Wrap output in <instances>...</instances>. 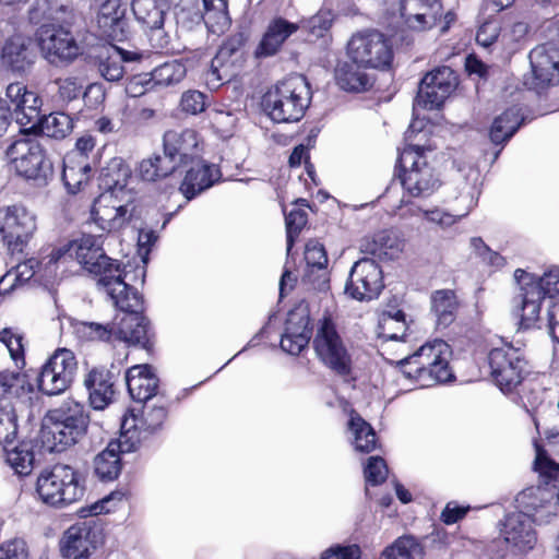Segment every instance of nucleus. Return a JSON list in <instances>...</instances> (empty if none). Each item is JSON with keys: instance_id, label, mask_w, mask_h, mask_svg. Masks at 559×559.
<instances>
[{"instance_id": "1", "label": "nucleus", "mask_w": 559, "mask_h": 559, "mask_svg": "<svg viewBox=\"0 0 559 559\" xmlns=\"http://www.w3.org/2000/svg\"><path fill=\"white\" fill-rule=\"evenodd\" d=\"M103 243L102 236L83 235L72 242L52 249L44 260L47 259L46 265L50 266L74 255L88 273L97 277L98 288L109 298H116L123 307H138L139 294L126 283L124 267L105 253Z\"/></svg>"}, {"instance_id": "2", "label": "nucleus", "mask_w": 559, "mask_h": 559, "mask_svg": "<svg viewBox=\"0 0 559 559\" xmlns=\"http://www.w3.org/2000/svg\"><path fill=\"white\" fill-rule=\"evenodd\" d=\"M114 305L120 309L112 322H78L74 326L75 334L85 342H110L114 337L129 344L147 348L150 344L148 323L142 314L143 301L139 295L138 307H123L110 298Z\"/></svg>"}, {"instance_id": "3", "label": "nucleus", "mask_w": 559, "mask_h": 559, "mask_svg": "<svg viewBox=\"0 0 559 559\" xmlns=\"http://www.w3.org/2000/svg\"><path fill=\"white\" fill-rule=\"evenodd\" d=\"M514 278L520 285V294L514 298L513 313L523 329H530L539 319L544 299L548 298L551 305L559 301V266H551L542 276L518 269Z\"/></svg>"}, {"instance_id": "4", "label": "nucleus", "mask_w": 559, "mask_h": 559, "mask_svg": "<svg viewBox=\"0 0 559 559\" xmlns=\"http://www.w3.org/2000/svg\"><path fill=\"white\" fill-rule=\"evenodd\" d=\"M451 355V347L443 340L427 342L400 361L402 377L420 388L447 382L453 377Z\"/></svg>"}, {"instance_id": "5", "label": "nucleus", "mask_w": 559, "mask_h": 559, "mask_svg": "<svg viewBox=\"0 0 559 559\" xmlns=\"http://www.w3.org/2000/svg\"><path fill=\"white\" fill-rule=\"evenodd\" d=\"M87 425L84 406L73 400L66 401L47 414L40 432L43 447L49 452H62L79 442Z\"/></svg>"}, {"instance_id": "6", "label": "nucleus", "mask_w": 559, "mask_h": 559, "mask_svg": "<svg viewBox=\"0 0 559 559\" xmlns=\"http://www.w3.org/2000/svg\"><path fill=\"white\" fill-rule=\"evenodd\" d=\"M311 102V92L305 76L290 75L273 86L263 97V106L275 122L300 120Z\"/></svg>"}, {"instance_id": "7", "label": "nucleus", "mask_w": 559, "mask_h": 559, "mask_svg": "<svg viewBox=\"0 0 559 559\" xmlns=\"http://www.w3.org/2000/svg\"><path fill=\"white\" fill-rule=\"evenodd\" d=\"M402 173L400 175L404 195L399 209L409 203L406 198L425 199L433 194L440 187L435 169L429 165L424 147L407 145L400 154Z\"/></svg>"}, {"instance_id": "8", "label": "nucleus", "mask_w": 559, "mask_h": 559, "mask_svg": "<svg viewBox=\"0 0 559 559\" xmlns=\"http://www.w3.org/2000/svg\"><path fill=\"white\" fill-rule=\"evenodd\" d=\"M37 230V216L22 204L0 207V235L7 254L21 260Z\"/></svg>"}, {"instance_id": "9", "label": "nucleus", "mask_w": 559, "mask_h": 559, "mask_svg": "<svg viewBox=\"0 0 559 559\" xmlns=\"http://www.w3.org/2000/svg\"><path fill=\"white\" fill-rule=\"evenodd\" d=\"M36 491L43 502L52 507H66L84 495L78 472L66 464H56L37 477Z\"/></svg>"}, {"instance_id": "10", "label": "nucleus", "mask_w": 559, "mask_h": 559, "mask_svg": "<svg viewBox=\"0 0 559 559\" xmlns=\"http://www.w3.org/2000/svg\"><path fill=\"white\" fill-rule=\"evenodd\" d=\"M5 155L16 174L38 185L52 176V165L34 136L22 130L5 150Z\"/></svg>"}, {"instance_id": "11", "label": "nucleus", "mask_w": 559, "mask_h": 559, "mask_svg": "<svg viewBox=\"0 0 559 559\" xmlns=\"http://www.w3.org/2000/svg\"><path fill=\"white\" fill-rule=\"evenodd\" d=\"M346 55L365 69H386L393 59L390 40L374 29L353 34L346 46Z\"/></svg>"}, {"instance_id": "12", "label": "nucleus", "mask_w": 559, "mask_h": 559, "mask_svg": "<svg viewBox=\"0 0 559 559\" xmlns=\"http://www.w3.org/2000/svg\"><path fill=\"white\" fill-rule=\"evenodd\" d=\"M313 348L319 359L334 372L346 377L352 371V357L330 317L318 323Z\"/></svg>"}, {"instance_id": "13", "label": "nucleus", "mask_w": 559, "mask_h": 559, "mask_svg": "<svg viewBox=\"0 0 559 559\" xmlns=\"http://www.w3.org/2000/svg\"><path fill=\"white\" fill-rule=\"evenodd\" d=\"M143 403L140 416L132 411L122 418V442L128 443L127 450H135L143 440L163 426L167 417V405L163 397Z\"/></svg>"}, {"instance_id": "14", "label": "nucleus", "mask_w": 559, "mask_h": 559, "mask_svg": "<svg viewBox=\"0 0 559 559\" xmlns=\"http://www.w3.org/2000/svg\"><path fill=\"white\" fill-rule=\"evenodd\" d=\"M488 362L493 381L502 392H511L522 382L526 361L520 349L512 345L492 348Z\"/></svg>"}, {"instance_id": "15", "label": "nucleus", "mask_w": 559, "mask_h": 559, "mask_svg": "<svg viewBox=\"0 0 559 559\" xmlns=\"http://www.w3.org/2000/svg\"><path fill=\"white\" fill-rule=\"evenodd\" d=\"M76 370L74 354L67 348L57 349L41 367L38 388L46 395L61 394L71 385Z\"/></svg>"}, {"instance_id": "16", "label": "nucleus", "mask_w": 559, "mask_h": 559, "mask_svg": "<svg viewBox=\"0 0 559 559\" xmlns=\"http://www.w3.org/2000/svg\"><path fill=\"white\" fill-rule=\"evenodd\" d=\"M456 85L457 78L451 68L442 66L433 69L421 79L414 107L428 110L439 108Z\"/></svg>"}, {"instance_id": "17", "label": "nucleus", "mask_w": 559, "mask_h": 559, "mask_svg": "<svg viewBox=\"0 0 559 559\" xmlns=\"http://www.w3.org/2000/svg\"><path fill=\"white\" fill-rule=\"evenodd\" d=\"M102 528L93 522L85 521L71 525L60 542V550L66 559H90L103 545Z\"/></svg>"}, {"instance_id": "18", "label": "nucleus", "mask_w": 559, "mask_h": 559, "mask_svg": "<svg viewBox=\"0 0 559 559\" xmlns=\"http://www.w3.org/2000/svg\"><path fill=\"white\" fill-rule=\"evenodd\" d=\"M131 7L136 22L150 35L152 46L164 49L169 41L164 31L165 20L170 10L169 0H132Z\"/></svg>"}, {"instance_id": "19", "label": "nucleus", "mask_w": 559, "mask_h": 559, "mask_svg": "<svg viewBox=\"0 0 559 559\" xmlns=\"http://www.w3.org/2000/svg\"><path fill=\"white\" fill-rule=\"evenodd\" d=\"M382 270L372 259L364 258L354 263L350 269L345 293L353 299L371 300L383 288Z\"/></svg>"}, {"instance_id": "20", "label": "nucleus", "mask_w": 559, "mask_h": 559, "mask_svg": "<svg viewBox=\"0 0 559 559\" xmlns=\"http://www.w3.org/2000/svg\"><path fill=\"white\" fill-rule=\"evenodd\" d=\"M38 41L44 57L51 63L72 61L81 53L74 37L62 27L41 26L38 31Z\"/></svg>"}, {"instance_id": "21", "label": "nucleus", "mask_w": 559, "mask_h": 559, "mask_svg": "<svg viewBox=\"0 0 559 559\" xmlns=\"http://www.w3.org/2000/svg\"><path fill=\"white\" fill-rule=\"evenodd\" d=\"M129 203L112 192H103L92 207L93 219L102 230L118 231L128 224L132 216Z\"/></svg>"}, {"instance_id": "22", "label": "nucleus", "mask_w": 559, "mask_h": 559, "mask_svg": "<svg viewBox=\"0 0 559 559\" xmlns=\"http://www.w3.org/2000/svg\"><path fill=\"white\" fill-rule=\"evenodd\" d=\"M164 153L175 168L189 166L201 156L202 143L195 130H170L164 134Z\"/></svg>"}, {"instance_id": "23", "label": "nucleus", "mask_w": 559, "mask_h": 559, "mask_svg": "<svg viewBox=\"0 0 559 559\" xmlns=\"http://www.w3.org/2000/svg\"><path fill=\"white\" fill-rule=\"evenodd\" d=\"M518 511L536 524H547L556 515V503L552 493L546 488L528 487L522 490L515 498Z\"/></svg>"}, {"instance_id": "24", "label": "nucleus", "mask_w": 559, "mask_h": 559, "mask_svg": "<svg viewBox=\"0 0 559 559\" xmlns=\"http://www.w3.org/2000/svg\"><path fill=\"white\" fill-rule=\"evenodd\" d=\"M533 521L521 513L511 512L501 523L500 536L508 548L519 555L527 554L537 544V533Z\"/></svg>"}, {"instance_id": "25", "label": "nucleus", "mask_w": 559, "mask_h": 559, "mask_svg": "<svg viewBox=\"0 0 559 559\" xmlns=\"http://www.w3.org/2000/svg\"><path fill=\"white\" fill-rule=\"evenodd\" d=\"M532 82L526 84L534 90H543L559 84V51L551 45H540L530 52Z\"/></svg>"}, {"instance_id": "26", "label": "nucleus", "mask_w": 559, "mask_h": 559, "mask_svg": "<svg viewBox=\"0 0 559 559\" xmlns=\"http://www.w3.org/2000/svg\"><path fill=\"white\" fill-rule=\"evenodd\" d=\"M5 102L10 114L15 116L16 122L24 129L40 115L41 99L21 82L11 83L5 90Z\"/></svg>"}, {"instance_id": "27", "label": "nucleus", "mask_w": 559, "mask_h": 559, "mask_svg": "<svg viewBox=\"0 0 559 559\" xmlns=\"http://www.w3.org/2000/svg\"><path fill=\"white\" fill-rule=\"evenodd\" d=\"M299 23L290 22L282 16H275L267 23L265 31L254 49L258 59L275 56L284 44L300 29Z\"/></svg>"}, {"instance_id": "28", "label": "nucleus", "mask_w": 559, "mask_h": 559, "mask_svg": "<svg viewBox=\"0 0 559 559\" xmlns=\"http://www.w3.org/2000/svg\"><path fill=\"white\" fill-rule=\"evenodd\" d=\"M138 51L124 50L118 46L103 47L94 58V64L99 75L108 82H117L124 75L123 63L136 62L141 59Z\"/></svg>"}, {"instance_id": "29", "label": "nucleus", "mask_w": 559, "mask_h": 559, "mask_svg": "<svg viewBox=\"0 0 559 559\" xmlns=\"http://www.w3.org/2000/svg\"><path fill=\"white\" fill-rule=\"evenodd\" d=\"M306 269L302 284L309 289L325 292L329 288L328 255L323 245L311 240L305 250Z\"/></svg>"}, {"instance_id": "30", "label": "nucleus", "mask_w": 559, "mask_h": 559, "mask_svg": "<svg viewBox=\"0 0 559 559\" xmlns=\"http://www.w3.org/2000/svg\"><path fill=\"white\" fill-rule=\"evenodd\" d=\"M309 317L306 309L298 308L288 313L281 347L290 355H298L310 341Z\"/></svg>"}, {"instance_id": "31", "label": "nucleus", "mask_w": 559, "mask_h": 559, "mask_svg": "<svg viewBox=\"0 0 559 559\" xmlns=\"http://www.w3.org/2000/svg\"><path fill=\"white\" fill-rule=\"evenodd\" d=\"M401 13L411 28L424 31L441 19L442 5L440 0H402Z\"/></svg>"}, {"instance_id": "32", "label": "nucleus", "mask_w": 559, "mask_h": 559, "mask_svg": "<svg viewBox=\"0 0 559 559\" xmlns=\"http://www.w3.org/2000/svg\"><path fill=\"white\" fill-rule=\"evenodd\" d=\"M97 25L103 36L116 41L128 38L129 27L126 19V9L119 0H106L97 13Z\"/></svg>"}, {"instance_id": "33", "label": "nucleus", "mask_w": 559, "mask_h": 559, "mask_svg": "<svg viewBox=\"0 0 559 559\" xmlns=\"http://www.w3.org/2000/svg\"><path fill=\"white\" fill-rule=\"evenodd\" d=\"M183 181L180 185V192L187 200L193 199L202 191L211 188L221 178L219 169L214 165H209L201 158L189 163Z\"/></svg>"}, {"instance_id": "34", "label": "nucleus", "mask_w": 559, "mask_h": 559, "mask_svg": "<svg viewBox=\"0 0 559 559\" xmlns=\"http://www.w3.org/2000/svg\"><path fill=\"white\" fill-rule=\"evenodd\" d=\"M131 168L121 157L111 158L100 173V186L105 189L104 192H112L121 200L131 202V190L128 189L131 179Z\"/></svg>"}, {"instance_id": "35", "label": "nucleus", "mask_w": 559, "mask_h": 559, "mask_svg": "<svg viewBox=\"0 0 559 559\" xmlns=\"http://www.w3.org/2000/svg\"><path fill=\"white\" fill-rule=\"evenodd\" d=\"M334 79L341 90L352 93L366 92L374 83V78L366 71L364 66L350 59L337 62Z\"/></svg>"}, {"instance_id": "36", "label": "nucleus", "mask_w": 559, "mask_h": 559, "mask_svg": "<svg viewBox=\"0 0 559 559\" xmlns=\"http://www.w3.org/2000/svg\"><path fill=\"white\" fill-rule=\"evenodd\" d=\"M88 401L94 409H105L114 400L112 376L105 369H92L84 378Z\"/></svg>"}, {"instance_id": "37", "label": "nucleus", "mask_w": 559, "mask_h": 559, "mask_svg": "<svg viewBox=\"0 0 559 559\" xmlns=\"http://www.w3.org/2000/svg\"><path fill=\"white\" fill-rule=\"evenodd\" d=\"M126 382L130 396L140 403L151 401L158 386V379L147 365L131 367L127 371Z\"/></svg>"}, {"instance_id": "38", "label": "nucleus", "mask_w": 559, "mask_h": 559, "mask_svg": "<svg viewBox=\"0 0 559 559\" xmlns=\"http://www.w3.org/2000/svg\"><path fill=\"white\" fill-rule=\"evenodd\" d=\"M128 443L122 442V433L118 440L110 441L94 459V472L102 480H114L121 471L120 454L132 452L127 450Z\"/></svg>"}, {"instance_id": "39", "label": "nucleus", "mask_w": 559, "mask_h": 559, "mask_svg": "<svg viewBox=\"0 0 559 559\" xmlns=\"http://www.w3.org/2000/svg\"><path fill=\"white\" fill-rule=\"evenodd\" d=\"M359 249L362 253L371 254L379 259H395L403 249L399 237L389 230H381L371 237L360 240Z\"/></svg>"}, {"instance_id": "40", "label": "nucleus", "mask_w": 559, "mask_h": 559, "mask_svg": "<svg viewBox=\"0 0 559 559\" xmlns=\"http://www.w3.org/2000/svg\"><path fill=\"white\" fill-rule=\"evenodd\" d=\"M1 58L13 71H24L33 63L31 40L22 35L10 37L2 48Z\"/></svg>"}, {"instance_id": "41", "label": "nucleus", "mask_w": 559, "mask_h": 559, "mask_svg": "<svg viewBox=\"0 0 559 559\" xmlns=\"http://www.w3.org/2000/svg\"><path fill=\"white\" fill-rule=\"evenodd\" d=\"M72 119L63 112H53L48 116L35 120L29 127L22 129L26 133L38 132L45 136L52 139H63L72 131Z\"/></svg>"}, {"instance_id": "42", "label": "nucleus", "mask_w": 559, "mask_h": 559, "mask_svg": "<svg viewBox=\"0 0 559 559\" xmlns=\"http://www.w3.org/2000/svg\"><path fill=\"white\" fill-rule=\"evenodd\" d=\"M347 433L350 443L358 452L369 453L377 447L373 428L356 412H352L349 415Z\"/></svg>"}, {"instance_id": "43", "label": "nucleus", "mask_w": 559, "mask_h": 559, "mask_svg": "<svg viewBox=\"0 0 559 559\" xmlns=\"http://www.w3.org/2000/svg\"><path fill=\"white\" fill-rule=\"evenodd\" d=\"M406 316L402 310L385 311L378 324V336L384 342L395 341L407 343L409 334Z\"/></svg>"}, {"instance_id": "44", "label": "nucleus", "mask_w": 559, "mask_h": 559, "mask_svg": "<svg viewBox=\"0 0 559 559\" xmlns=\"http://www.w3.org/2000/svg\"><path fill=\"white\" fill-rule=\"evenodd\" d=\"M523 118L520 109L512 107L496 117L489 129L490 141L496 145H504L518 131Z\"/></svg>"}, {"instance_id": "45", "label": "nucleus", "mask_w": 559, "mask_h": 559, "mask_svg": "<svg viewBox=\"0 0 559 559\" xmlns=\"http://www.w3.org/2000/svg\"><path fill=\"white\" fill-rule=\"evenodd\" d=\"M26 255L27 253L21 260L9 255V261L4 262V266H10V270L0 278V290L13 289L17 284L26 283L34 276L35 267L39 264L34 259L24 261Z\"/></svg>"}, {"instance_id": "46", "label": "nucleus", "mask_w": 559, "mask_h": 559, "mask_svg": "<svg viewBox=\"0 0 559 559\" xmlns=\"http://www.w3.org/2000/svg\"><path fill=\"white\" fill-rule=\"evenodd\" d=\"M91 174L90 160H79L75 155L64 156L62 180L70 193L79 192L88 182Z\"/></svg>"}, {"instance_id": "47", "label": "nucleus", "mask_w": 559, "mask_h": 559, "mask_svg": "<svg viewBox=\"0 0 559 559\" xmlns=\"http://www.w3.org/2000/svg\"><path fill=\"white\" fill-rule=\"evenodd\" d=\"M425 546L411 535H403L382 549L378 559H425Z\"/></svg>"}, {"instance_id": "48", "label": "nucleus", "mask_w": 559, "mask_h": 559, "mask_svg": "<svg viewBox=\"0 0 559 559\" xmlns=\"http://www.w3.org/2000/svg\"><path fill=\"white\" fill-rule=\"evenodd\" d=\"M430 299L438 326H449L455 320L460 306L455 293L451 289L436 290Z\"/></svg>"}, {"instance_id": "49", "label": "nucleus", "mask_w": 559, "mask_h": 559, "mask_svg": "<svg viewBox=\"0 0 559 559\" xmlns=\"http://www.w3.org/2000/svg\"><path fill=\"white\" fill-rule=\"evenodd\" d=\"M155 87H168L180 83L187 75V67L180 60H171L148 73Z\"/></svg>"}, {"instance_id": "50", "label": "nucleus", "mask_w": 559, "mask_h": 559, "mask_svg": "<svg viewBox=\"0 0 559 559\" xmlns=\"http://www.w3.org/2000/svg\"><path fill=\"white\" fill-rule=\"evenodd\" d=\"M176 170L175 164H171L169 157L164 155H154L141 160L138 167V175L143 181H157Z\"/></svg>"}, {"instance_id": "51", "label": "nucleus", "mask_w": 559, "mask_h": 559, "mask_svg": "<svg viewBox=\"0 0 559 559\" xmlns=\"http://www.w3.org/2000/svg\"><path fill=\"white\" fill-rule=\"evenodd\" d=\"M17 413L14 404L0 395V444H11L17 436Z\"/></svg>"}, {"instance_id": "52", "label": "nucleus", "mask_w": 559, "mask_h": 559, "mask_svg": "<svg viewBox=\"0 0 559 559\" xmlns=\"http://www.w3.org/2000/svg\"><path fill=\"white\" fill-rule=\"evenodd\" d=\"M536 430L545 435L551 452L559 454V409H550L543 416L534 418Z\"/></svg>"}, {"instance_id": "53", "label": "nucleus", "mask_w": 559, "mask_h": 559, "mask_svg": "<svg viewBox=\"0 0 559 559\" xmlns=\"http://www.w3.org/2000/svg\"><path fill=\"white\" fill-rule=\"evenodd\" d=\"M534 469L544 478L545 484L559 480V463L548 456L547 450L537 441L534 442Z\"/></svg>"}, {"instance_id": "54", "label": "nucleus", "mask_w": 559, "mask_h": 559, "mask_svg": "<svg viewBox=\"0 0 559 559\" xmlns=\"http://www.w3.org/2000/svg\"><path fill=\"white\" fill-rule=\"evenodd\" d=\"M5 460L19 475H28L33 469L34 454L26 444L7 451Z\"/></svg>"}, {"instance_id": "55", "label": "nucleus", "mask_w": 559, "mask_h": 559, "mask_svg": "<svg viewBox=\"0 0 559 559\" xmlns=\"http://www.w3.org/2000/svg\"><path fill=\"white\" fill-rule=\"evenodd\" d=\"M333 21L334 14L331 10H320L316 15L298 23L301 25L300 29H306L311 37L321 38L329 32Z\"/></svg>"}, {"instance_id": "56", "label": "nucleus", "mask_w": 559, "mask_h": 559, "mask_svg": "<svg viewBox=\"0 0 559 559\" xmlns=\"http://www.w3.org/2000/svg\"><path fill=\"white\" fill-rule=\"evenodd\" d=\"M206 24L215 23L223 31L229 25V16L227 11V0H202Z\"/></svg>"}, {"instance_id": "57", "label": "nucleus", "mask_w": 559, "mask_h": 559, "mask_svg": "<svg viewBox=\"0 0 559 559\" xmlns=\"http://www.w3.org/2000/svg\"><path fill=\"white\" fill-rule=\"evenodd\" d=\"M367 487L377 486L383 483L388 476V467L382 457L371 456L364 471ZM369 495V488L366 489Z\"/></svg>"}, {"instance_id": "58", "label": "nucleus", "mask_w": 559, "mask_h": 559, "mask_svg": "<svg viewBox=\"0 0 559 559\" xmlns=\"http://www.w3.org/2000/svg\"><path fill=\"white\" fill-rule=\"evenodd\" d=\"M210 116L213 126L222 134L231 132L238 120L237 115L224 105L213 108Z\"/></svg>"}, {"instance_id": "59", "label": "nucleus", "mask_w": 559, "mask_h": 559, "mask_svg": "<svg viewBox=\"0 0 559 559\" xmlns=\"http://www.w3.org/2000/svg\"><path fill=\"white\" fill-rule=\"evenodd\" d=\"M307 224V214L302 210H292L286 215L287 231V252L289 253L295 237L298 236L302 227Z\"/></svg>"}, {"instance_id": "60", "label": "nucleus", "mask_w": 559, "mask_h": 559, "mask_svg": "<svg viewBox=\"0 0 559 559\" xmlns=\"http://www.w3.org/2000/svg\"><path fill=\"white\" fill-rule=\"evenodd\" d=\"M206 96L199 91H187L182 94L180 106L185 112L198 115L205 109Z\"/></svg>"}, {"instance_id": "61", "label": "nucleus", "mask_w": 559, "mask_h": 559, "mask_svg": "<svg viewBox=\"0 0 559 559\" xmlns=\"http://www.w3.org/2000/svg\"><path fill=\"white\" fill-rule=\"evenodd\" d=\"M0 559H28V550L23 539H12L0 545Z\"/></svg>"}, {"instance_id": "62", "label": "nucleus", "mask_w": 559, "mask_h": 559, "mask_svg": "<svg viewBox=\"0 0 559 559\" xmlns=\"http://www.w3.org/2000/svg\"><path fill=\"white\" fill-rule=\"evenodd\" d=\"M360 555L357 545H335L323 551L320 559H359Z\"/></svg>"}, {"instance_id": "63", "label": "nucleus", "mask_w": 559, "mask_h": 559, "mask_svg": "<svg viewBox=\"0 0 559 559\" xmlns=\"http://www.w3.org/2000/svg\"><path fill=\"white\" fill-rule=\"evenodd\" d=\"M56 84L58 85L59 98L62 102H71L82 93V85L74 78L59 79Z\"/></svg>"}, {"instance_id": "64", "label": "nucleus", "mask_w": 559, "mask_h": 559, "mask_svg": "<svg viewBox=\"0 0 559 559\" xmlns=\"http://www.w3.org/2000/svg\"><path fill=\"white\" fill-rule=\"evenodd\" d=\"M499 34V23L497 21H486L477 31L476 41L484 47H489L497 40Z\"/></svg>"}]
</instances>
